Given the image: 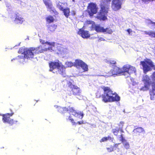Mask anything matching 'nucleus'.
Here are the masks:
<instances>
[{
	"mask_svg": "<svg viewBox=\"0 0 155 155\" xmlns=\"http://www.w3.org/2000/svg\"><path fill=\"white\" fill-rule=\"evenodd\" d=\"M104 93L101 95H100L97 98L101 97L102 101L104 103L118 101L120 100V97L115 92H113L108 87L102 86L101 87Z\"/></svg>",
	"mask_w": 155,
	"mask_h": 155,
	"instance_id": "f257e3e1",
	"label": "nucleus"
},
{
	"mask_svg": "<svg viewBox=\"0 0 155 155\" xmlns=\"http://www.w3.org/2000/svg\"><path fill=\"white\" fill-rule=\"evenodd\" d=\"M18 53L23 54L24 56H18V59L25 58L27 59H31L34 58L35 54L41 53L39 46L36 47H31L28 48H20Z\"/></svg>",
	"mask_w": 155,
	"mask_h": 155,
	"instance_id": "f03ea898",
	"label": "nucleus"
},
{
	"mask_svg": "<svg viewBox=\"0 0 155 155\" xmlns=\"http://www.w3.org/2000/svg\"><path fill=\"white\" fill-rule=\"evenodd\" d=\"M102 2L100 5V9L96 18L100 20L104 21L107 19L109 4L111 0H101Z\"/></svg>",
	"mask_w": 155,
	"mask_h": 155,
	"instance_id": "7ed1b4c3",
	"label": "nucleus"
},
{
	"mask_svg": "<svg viewBox=\"0 0 155 155\" xmlns=\"http://www.w3.org/2000/svg\"><path fill=\"white\" fill-rule=\"evenodd\" d=\"M49 66L50 71L54 73V70L56 69L57 70V71H56L57 74H60L63 77H65V68L58 60L56 61H50L49 63Z\"/></svg>",
	"mask_w": 155,
	"mask_h": 155,
	"instance_id": "20e7f679",
	"label": "nucleus"
},
{
	"mask_svg": "<svg viewBox=\"0 0 155 155\" xmlns=\"http://www.w3.org/2000/svg\"><path fill=\"white\" fill-rule=\"evenodd\" d=\"M62 84L64 87H69L71 90V92L72 94L78 99L81 100L83 98V96L81 94V91L79 87L73 84L72 82L69 81H66V82L63 81Z\"/></svg>",
	"mask_w": 155,
	"mask_h": 155,
	"instance_id": "39448f33",
	"label": "nucleus"
},
{
	"mask_svg": "<svg viewBox=\"0 0 155 155\" xmlns=\"http://www.w3.org/2000/svg\"><path fill=\"white\" fill-rule=\"evenodd\" d=\"M140 64L142 65L143 72L145 73L151 71L152 68H154L155 66L152 61L149 59L141 61L140 62Z\"/></svg>",
	"mask_w": 155,
	"mask_h": 155,
	"instance_id": "423d86ee",
	"label": "nucleus"
},
{
	"mask_svg": "<svg viewBox=\"0 0 155 155\" xmlns=\"http://www.w3.org/2000/svg\"><path fill=\"white\" fill-rule=\"evenodd\" d=\"M122 69V75H124L126 77H129L131 73H135L136 71L134 67L128 64H126L123 66Z\"/></svg>",
	"mask_w": 155,
	"mask_h": 155,
	"instance_id": "0eeeda50",
	"label": "nucleus"
},
{
	"mask_svg": "<svg viewBox=\"0 0 155 155\" xmlns=\"http://www.w3.org/2000/svg\"><path fill=\"white\" fill-rule=\"evenodd\" d=\"M98 8L97 4L94 3L90 2L87 6V11L90 16H93L94 14L97 13Z\"/></svg>",
	"mask_w": 155,
	"mask_h": 155,
	"instance_id": "6e6552de",
	"label": "nucleus"
},
{
	"mask_svg": "<svg viewBox=\"0 0 155 155\" xmlns=\"http://www.w3.org/2000/svg\"><path fill=\"white\" fill-rule=\"evenodd\" d=\"M14 114V113H6L3 114L2 116V120L4 123H7L10 125L12 126L17 122V121L14 120L13 119H11L10 117Z\"/></svg>",
	"mask_w": 155,
	"mask_h": 155,
	"instance_id": "1a4fd4ad",
	"label": "nucleus"
},
{
	"mask_svg": "<svg viewBox=\"0 0 155 155\" xmlns=\"http://www.w3.org/2000/svg\"><path fill=\"white\" fill-rule=\"evenodd\" d=\"M45 45H44L45 47H43L41 45L39 46L41 53L48 50H53V48L54 47L55 44L54 42H50L47 41L45 43Z\"/></svg>",
	"mask_w": 155,
	"mask_h": 155,
	"instance_id": "9d476101",
	"label": "nucleus"
},
{
	"mask_svg": "<svg viewBox=\"0 0 155 155\" xmlns=\"http://www.w3.org/2000/svg\"><path fill=\"white\" fill-rule=\"evenodd\" d=\"M74 66L77 68H81L84 72L88 71L87 65L81 60L76 59L74 62Z\"/></svg>",
	"mask_w": 155,
	"mask_h": 155,
	"instance_id": "9b49d317",
	"label": "nucleus"
},
{
	"mask_svg": "<svg viewBox=\"0 0 155 155\" xmlns=\"http://www.w3.org/2000/svg\"><path fill=\"white\" fill-rule=\"evenodd\" d=\"M142 81L144 82V85L140 89V90L145 91L148 90L151 84L149 77L147 75L143 76Z\"/></svg>",
	"mask_w": 155,
	"mask_h": 155,
	"instance_id": "f8f14e48",
	"label": "nucleus"
},
{
	"mask_svg": "<svg viewBox=\"0 0 155 155\" xmlns=\"http://www.w3.org/2000/svg\"><path fill=\"white\" fill-rule=\"evenodd\" d=\"M123 0H112L111 8L114 11H117L121 8L122 2Z\"/></svg>",
	"mask_w": 155,
	"mask_h": 155,
	"instance_id": "ddd939ff",
	"label": "nucleus"
},
{
	"mask_svg": "<svg viewBox=\"0 0 155 155\" xmlns=\"http://www.w3.org/2000/svg\"><path fill=\"white\" fill-rule=\"evenodd\" d=\"M43 1L47 9H48L51 13H55L57 12L53 7L52 3L50 0H43Z\"/></svg>",
	"mask_w": 155,
	"mask_h": 155,
	"instance_id": "4468645a",
	"label": "nucleus"
},
{
	"mask_svg": "<svg viewBox=\"0 0 155 155\" xmlns=\"http://www.w3.org/2000/svg\"><path fill=\"white\" fill-rule=\"evenodd\" d=\"M111 75H122V70L117 66H115L113 69L110 71Z\"/></svg>",
	"mask_w": 155,
	"mask_h": 155,
	"instance_id": "2eb2a0df",
	"label": "nucleus"
},
{
	"mask_svg": "<svg viewBox=\"0 0 155 155\" xmlns=\"http://www.w3.org/2000/svg\"><path fill=\"white\" fill-rule=\"evenodd\" d=\"M133 132V134L134 136H138L140 135L141 133H145V131L144 129L142 127H137L134 129Z\"/></svg>",
	"mask_w": 155,
	"mask_h": 155,
	"instance_id": "dca6fc26",
	"label": "nucleus"
},
{
	"mask_svg": "<svg viewBox=\"0 0 155 155\" xmlns=\"http://www.w3.org/2000/svg\"><path fill=\"white\" fill-rule=\"evenodd\" d=\"M78 33L84 38H88L90 36L88 31L84 30L81 28L79 29Z\"/></svg>",
	"mask_w": 155,
	"mask_h": 155,
	"instance_id": "f3484780",
	"label": "nucleus"
},
{
	"mask_svg": "<svg viewBox=\"0 0 155 155\" xmlns=\"http://www.w3.org/2000/svg\"><path fill=\"white\" fill-rule=\"evenodd\" d=\"M24 21L23 18L18 13L15 14L14 21L16 24H21Z\"/></svg>",
	"mask_w": 155,
	"mask_h": 155,
	"instance_id": "a211bd4d",
	"label": "nucleus"
},
{
	"mask_svg": "<svg viewBox=\"0 0 155 155\" xmlns=\"http://www.w3.org/2000/svg\"><path fill=\"white\" fill-rule=\"evenodd\" d=\"M152 90L150 92V98L151 100L155 99V83H151Z\"/></svg>",
	"mask_w": 155,
	"mask_h": 155,
	"instance_id": "6ab92c4d",
	"label": "nucleus"
},
{
	"mask_svg": "<svg viewBox=\"0 0 155 155\" xmlns=\"http://www.w3.org/2000/svg\"><path fill=\"white\" fill-rule=\"evenodd\" d=\"M67 120H69L72 124V125H76L77 124L79 125H81L84 124V121L82 120L80 121H78L77 123L75 122L74 119L71 117V116H69L68 119H66Z\"/></svg>",
	"mask_w": 155,
	"mask_h": 155,
	"instance_id": "aec40b11",
	"label": "nucleus"
},
{
	"mask_svg": "<svg viewBox=\"0 0 155 155\" xmlns=\"http://www.w3.org/2000/svg\"><path fill=\"white\" fill-rule=\"evenodd\" d=\"M71 115H72L76 117H79L81 119H82L84 116V114L83 113L77 112L76 110L72 113Z\"/></svg>",
	"mask_w": 155,
	"mask_h": 155,
	"instance_id": "412c9836",
	"label": "nucleus"
},
{
	"mask_svg": "<svg viewBox=\"0 0 155 155\" xmlns=\"http://www.w3.org/2000/svg\"><path fill=\"white\" fill-rule=\"evenodd\" d=\"M57 25L55 24H53L49 25L48 28V31L49 33L53 32L57 28Z\"/></svg>",
	"mask_w": 155,
	"mask_h": 155,
	"instance_id": "4be33fe9",
	"label": "nucleus"
},
{
	"mask_svg": "<svg viewBox=\"0 0 155 155\" xmlns=\"http://www.w3.org/2000/svg\"><path fill=\"white\" fill-rule=\"evenodd\" d=\"M45 20L47 22L50 23L53 22L54 21V19L51 15H49L45 18Z\"/></svg>",
	"mask_w": 155,
	"mask_h": 155,
	"instance_id": "5701e85b",
	"label": "nucleus"
},
{
	"mask_svg": "<svg viewBox=\"0 0 155 155\" xmlns=\"http://www.w3.org/2000/svg\"><path fill=\"white\" fill-rule=\"evenodd\" d=\"M124 121H121L118 124V128L120 130V132L121 133H124L123 127L124 126Z\"/></svg>",
	"mask_w": 155,
	"mask_h": 155,
	"instance_id": "b1692460",
	"label": "nucleus"
},
{
	"mask_svg": "<svg viewBox=\"0 0 155 155\" xmlns=\"http://www.w3.org/2000/svg\"><path fill=\"white\" fill-rule=\"evenodd\" d=\"M63 13L64 15L67 18H68L70 15V8H65L63 10Z\"/></svg>",
	"mask_w": 155,
	"mask_h": 155,
	"instance_id": "393cba45",
	"label": "nucleus"
},
{
	"mask_svg": "<svg viewBox=\"0 0 155 155\" xmlns=\"http://www.w3.org/2000/svg\"><path fill=\"white\" fill-rule=\"evenodd\" d=\"M95 30L97 32H102L104 31V28L103 27H101L99 25H95L94 27Z\"/></svg>",
	"mask_w": 155,
	"mask_h": 155,
	"instance_id": "a878e982",
	"label": "nucleus"
},
{
	"mask_svg": "<svg viewBox=\"0 0 155 155\" xmlns=\"http://www.w3.org/2000/svg\"><path fill=\"white\" fill-rule=\"evenodd\" d=\"M119 131H120V130L118 128V127H116L115 128L113 129L112 130V133L116 136H117Z\"/></svg>",
	"mask_w": 155,
	"mask_h": 155,
	"instance_id": "bb28decb",
	"label": "nucleus"
},
{
	"mask_svg": "<svg viewBox=\"0 0 155 155\" xmlns=\"http://www.w3.org/2000/svg\"><path fill=\"white\" fill-rule=\"evenodd\" d=\"M145 34L146 35H148L150 37L152 38H155V32L152 31H145Z\"/></svg>",
	"mask_w": 155,
	"mask_h": 155,
	"instance_id": "cd10ccee",
	"label": "nucleus"
},
{
	"mask_svg": "<svg viewBox=\"0 0 155 155\" xmlns=\"http://www.w3.org/2000/svg\"><path fill=\"white\" fill-rule=\"evenodd\" d=\"M104 31H103V32H106L108 34H111L113 32L112 30L110 28H107L105 29L104 28Z\"/></svg>",
	"mask_w": 155,
	"mask_h": 155,
	"instance_id": "c85d7f7f",
	"label": "nucleus"
},
{
	"mask_svg": "<svg viewBox=\"0 0 155 155\" xmlns=\"http://www.w3.org/2000/svg\"><path fill=\"white\" fill-rule=\"evenodd\" d=\"M76 110L74 107L69 106V113L70 114V116H71V114L73 113Z\"/></svg>",
	"mask_w": 155,
	"mask_h": 155,
	"instance_id": "c756f323",
	"label": "nucleus"
},
{
	"mask_svg": "<svg viewBox=\"0 0 155 155\" xmlns=\"http://www.w3.org/2000/svg\"><path fill=\"white\" fill-rule=\"evenodd\" d=\"M120 137L121 139L120 141H121L122 143H123L124 142H126V140L124 137L123 135V134H121L120 135Z\"/></svg>",
	"mask_w": 155,
	"mask_h": 155,
	"instance_id": "7c9ffc66",
	"label": "nucleus"
},
{
	"mask_svg": "<svg viewBox=\"0 0 155 155\" xmlns=\"http://www.w3.org/2000/svg\"><path fill=\"white\" fill-rule=\"evenodd\" d=\"M62 110L61 111V113H65L66 112L68 111L69 107H63L62 108Z\"/></svg>",
	"mask_w": 155,
	"mask_h": 155,
	"instance_id": "2f4dec72",
	"label": "nucleus"
},
{
	"mask_svg": "<svg viewBox=\"0 0 155 155\" xmlns=\"http://www.w3.org/2000/svg\"><path fill=\"white\" fill-rule=\"evenodd\" d=\"M125 143L124 144V147L126 149H128L129 148L130 145L129 143L128 142H125Z\"/></svg>",
	"mask_w": 155,
	"mask_h": 155,
	"instance_id": "473e14b6",
	"label": "nucleus"
},
{
	"mask_svg": "<svg viewBox=\"0 0 155 155\" xmlns=\"http://www.w3.org/2000/svg\"><path fill=\"white\" fill-rule=\"evenodd\" d=\"M108 63L111 65L112 64H116V62L114 60H110L109 61H108Z\"/></svg>",
	"mask_w": 155,
	"mask_h": 155,
	"instance_id": "72a5a7b5",
	"label": "nucleus"
},
{
	"mask_svg": "<svg viewBox=\"0 0 155 155\" xmlns=\"http://www.w3.org/2000/svg\"><path fill=\"white\" fill-rule=\"evenodd\" d=\"M107 149L109 152H111L114 150L113 147L112 146L110 147L107 148Z\"/></svg>",
	"mask_w": 155,
	"mask_h": 155,
	"instance_id": "f704fd0d",
	"label": "nucleus"
},
{
	"mask_svg": "<svg viewBox=\"0 0 155 155\" xmlns=\"http://www.w3.org/2000/svg\"><path fill=\"white\" fill-rule=\"evenodd\" d=\"M107 141V137H103L100 140L101 142H104Z\"/></svg>",
	"mask_w": 155,
	"mask_h": 155,
	"instance_id": "c9c22d12",
	"label": "nucleus"
},
{
	"mask_svg": "<svg viewBox=\"0 0 155 155\" xmlns=\"http://www.w3.org/2000/svg\"><path fill=\"white\" fill-rule=\"evenodd\" d=\"M76 15V12L74 10H72L71 12V15L73 16H74Z\"/></svg>",
	"mask_w": 155,
	"mask_h": 155,
	"instance_id": "e433bc0d",
	"label": "nucleus"
},
{
	"mask_svg": "<svg viewBox=\"0 0 155 155\" xmlns=\"http://www.w3.org/2000/svg\"><path fill=\"white\" fill-rule=\"evenodd\" d=\"M152 76V79L155 80V71L153 73Z\"/></svg>",
	"mask_w": 155,
	"mask_h": 155,
	"instance_id": "4c0bfd02",
	"label": "nucleus"
},
{
	"mask_svg": "<svg viewBox=\"0 0 155 155\" xmlns=\"http://www.w3.org/2000/svg\"><path fill=\"white\" fill-rule=\"evenodd\" d=\"M107 140H113V138L111 137L110 136H108L107 137Z\"/></svg>",
	"mask_w": 155,
	"mask_h": 155,
	"instance_id": "58836bf2",
	"label": "nucleus"
},
{
	"mask_svg": "<svg viewBox=\"0 0 155 155\" xmlns=\"http://www.w3.org/2000/svg\"><path fill=\"white\" fill-rule=\"evenodd\" d=\"M127 31L128 32V34L130 35L131 32H132V30L130 28H129L127 30Z\"/></svg>",
	"mask_w": 155,
	"mask_h": 155,
	"instance_id": "ea45409f",
	"label": "nucleus"
},
{
	"mask_svg": "<svg viewBox=\"0 0 155 155\" xmlns=\"http://www.w3.org/2000/svg\"><path fill=\"white\" fill-rule=\"evenodd\" d=\"M120 144V143H115L114 144V147H115L116 148H117L118 147V145Z\"/></svg>",
	"mask_w": 155,
	"mask_h": 155,
	"instance_id": "a19ab883",
	"label": "nucleus"
},
{
	"mask_svg": "<svg viewBox=\"0 0 155 155\" xmlns=\"http://www.w3.org/2000/svg\"><path fill=\"white\" fill-rule=\"evenodd\" d=\"M73 65V64L71 62H68V65L69 66L71 67Z\"/></svg>",
	"mask_w": 155,
	"mask_h": 155,
	"instance_id": "79ce46f5",
	"label": "nucleus"
},
{
	"mask_svg": "<svg viewBox=\"0 0 155 155\" xmlns=\"http://www.w3.org/2000/svg\"><path fill=\"white\" fill-rule=\"evenodd\" d=\"M60 9L63 12V10L64 9V8H63L62 7H61V8H60Z\"/></svg>",
	"mask_w": 155,
	"mask_h": 155,
	"instance_id": "37998d69",
	"label": "nucleus"
},
{
	"mask_svg": "<svg viewBox=\"0 0 155 155\" xmlns=\"http://www.w3.org/2000/svg\"><path fill=\"white\" fill-rule=\"evenodd\" d=\"M151 23L152 24H154L155 25V22H151Z\"/></svg>",
	"mask_w": 155,
	"mask_h": 155,
	"instance_id": "c03bdc74",
	"label": "nucleus"
},
{
	"mask_svg": "<svg viewBox=\"0 0 155 155\" xmlns=\"http://www.w3.org/2000/svg\"><path fill=\"white\" fill-rule=\"evenodd\" d=\"M73 2H75V0H71Z\"/></svg>",
	"mask_w": 155,
	"mask_h": 155,
	"instance_id": "a18cd8bd",
	"label": "nucleus"
}]
</instances>
